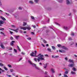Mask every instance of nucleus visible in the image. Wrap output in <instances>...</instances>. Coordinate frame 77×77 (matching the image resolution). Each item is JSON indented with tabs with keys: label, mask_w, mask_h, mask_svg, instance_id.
<instances>
[{
	"label": "nucleus",
	"mask_w": 77,
	"mask_h": 77,
	"mask_svg": "<svg viewBox=\"0 0 77 77\" xmlns=\"http://www.w3.org/2000/svg\"><path fill=\"white\" fill-rule=\"evenodd\" d=\"M42 54H39L37 56V57H38V59L36 58H34L33 59L35 61V62H37V60L38 62H40V60H44V58L43 57L44 55H41Z\"/></svg>",
	"instance_id": "nucleus-1"
},
{
	"label": "nucleus",
	"mask_w": 77,
	"mask_h": 77,
	"mask_svg": "<svg viewBox=\"0 0 77 77\" xmlns=\"http://www.w3.org/2000/svg\"><path fill=\"white\" fill-rule=\"evenodd\" d=\"M28 61L29 62V63L30 64V65H32L33 66L35 67V69H38V70H39V69H40V68H39L37 66L36 64L32 63L30 60H28Z\"/></svg>",
	"instance_id": "nucleus-2"
},
{
	"label": "nucleus",
	"mask_w": 77,
	"mask_h": 77,
	"mask_svg": "<svg viewBox=\"0 0 77 77\" xmlns=\"http://www.w3.org/2000/svg\"><path fill=\"white\" fill-rule=\"evenodd\" d=\"M20 28L21 29H23L24 30H26V29H28V30H29L31 29V28L30 27V26H27V27H21L20 26Z\"/></svg>",
	"instance_id": "nucleus-3"
},
{
	"label": "nucleus",
	"mask_w": 77,
	"mask_h": 77,
	"mask_svg": "<svg viewBox=\"0 0 77 77\" xmlns=\"http://www.w3.org/2000/svg\"><path fill=\"white\" fill-rule=\"evenodd\" d=\"M34 52L35 53H34V52H32V53L30 54V55L32 57H36V53H37V51H35ZM34 54V55H33Z\"/></svg>",
	"instance_id": "nucleus-4"
},
{
	"label": "nucleus",
	"mask_w": 77,
	"mask_h": 77,
	"mask_svg": "<svg viewBox=\"0 0 77 77\" xmlns=\"http://www.w3.org/2000/svg\"><path fill=\"white\" fill-rule=\"evenodd\" d=\"M61 48L63 49H64V50H68V49L66 48V47L65 46H61Z\"/></svg>",
	"instance_id": "nucleus-5"
},
{
	"label": "nucleus",
	"mask_w": 77,
	"mask_h": 77,
	"mask_svg": "<svg viewBox=\"0 0 77 77\" xmlns=\"http://www.w3.org/2000/svg\"><path fill=\"white\" fill-rule=\"evenodd\" d=\"M75 64H74V63H72V64H70L68 65V66L69 67H73V66H74Z\"/></svg>",
	"instance_id": "nucleus-6"
},
{
	"label": "nucleus",
	"mask_w": 77,
	"mask_h": 77,
	"mask_svg": "<svg viewBox=\"0 0 77 77\" xmlns=\"http://www.w3.org/2000/svg\"><path fill=\"white\" fill-rule=\"evenodd\" d=\"M4 23H5V22L2 20H0V26H2V24H3Z\"/></svg>",
	"instance_id": "nucleus-7"
},
{
	"label": "nucleus",
	"mask_w": 77,
	"mask_h": 77,
	"mask_svg": "<svg viewBox=\"0 0 77 77\" xmlns=\"http://www.w3.org/2000/svg\"><path fill=\"white\" fill-rule=\"evenodd\" d=\"M68 61L70 63H74V61H73L72 60H71V59H69Z\"/></svg>",
	"instance_id": "nucleus-8"
},
{
	"label": "nucleus",
	"mask_w": 77,
	"mask_h": 77,
	"mask_svg": "<svg viewBox=\"0 0 77 77\" xmlns=\"http://www.w3.org/2000/svg\"><path fill=\"white\" fill-rule=\"evenodd\" d=\"M59 51L60 53H65V51L63 50H59Z\"/></svg>",
	"instance_id": "nucleus-9"
},
{
	"label": "nucleus",
	"mask_w": 77,
	"mask_h": 77,
	"mask_svg": "<svg viewBox=\"0 0 77 77\" xmlns=\"http://www.w3.org/2000/svg\"><path fill=\"white\" fill-rule=\"evenodd\" d=\"M11 42L10 44V45H12V46H13V45H14V42H15V41H11Z\"/></svg>",
	"instance_id": "nucleus-10"
},
{
	"label": "nucleus",
	"mask_w": 77,
	"mask_h": 77,
	"mask_svg": "<svg viewBox=\"0 0 77 77\" xmlns=\"http://www.w3.org/2000/svg\"><path fill=\"white\" fill-rule=\"evenodd\" d=\"M0 46L1 47V48H3V49H5V46H4V45H3L1 44L0 45Z\"/></svg>",
	"instance_id": "nucleus-11"
},
{
	"label": "nucleus",
	"mask_w": 77,
	"mask_h": 77,
	"mask_svg": "<svg viewBox=\"0 0 77 77\" xmlns=\"http://www.w3.org/2000/svg\"><path fill=\"white\" fill-rule=\"evenodd\" d=\"M11 29V30H13V31H14L15 32H16V33H18V28L16 30L13 29Z\"/></svg>",
	"instance_id": "nucleus-12"
},
{
	"label": "nucleus",
	"mask_w": 77,
	"mask_h": 77,
	"mask_svg": "<svg viewBox=\"0 0 77 77\" xmlns=\"http://www.w3.org/2000/svg\"><path fill=\"white\" fill-rule=\"evenodd\" d=\"M15 38L16 39H18V38H20V35H16Z\"/></svg>",
	"instance_id": "nucleus-13"
},
{
	"label": "nucleus",
	"mask_w": 77,
	"mask_h": 77,
	"mask_svg": "<svg viewBox=\"0 0 77 77\" xmlns=\"http://www.w3.org/2000/svg\"><path fill=\"white\" fill-rule=\"evenodd\" d=\"M14 17L16 19H19V15H15Z\"/></svg>",
	"instance_id": "nucleus-14"
},
{
	"label": "nucleus",
	"mask_w": 77,
	"mask_h": 77,
	"mask_svg": "<svg viewBox=\"0 0 77 77\" xmlns=\"http://www.w3.org/2000/svg\"><path fill=\"white\" fill-rule=\"evenodd\" d=\"M52 58H58V57H59V56H54V55H52Z\"/></svg>",
	"instance_id": "nucleus-15"
},
{
	"label": "nucleus",
	"mask_w": 77,
	"mask_h": 77,
	"mask_svg": "<svg viewBox=\"0 0 77 77\" xmlns=\"http://www.w3.org/2000/svg\"><path fill=\"white\" fill-rule=\"evenodd\" d=\"M67 5H69L70 4V2L68 0H67L66 1Z\"/></svg>",
	"instance_id": "nucleus-16"
},
{
	"label": "nucleus",
	"mask_w": 77,
	"mask_h": 77,
	"mask_svg": "<svg viewBox=\"0 0 77 77\" xmlns=\"http://www.w3.org/2000/svg\"><path fill=\"white\" fill-rule=\"evenodd\" d=\"M51 71L52 72H53V73H54V72H55L54 69L53 68L51 69Z\"/></svg>",
	"instance_id": "nucleus-17"
},
{
	"label": "nucleus",
	"mask_w": 77,
	"mask_h": 77,
	"mask_svg": "<svg viewBox=\"0 0 77 77\" xmlns=\"http://www.w3.org/2000/svg\"><path fill=\"white\" fill-rule=\"evenodd\" d=\"M48 64V63H46V64H45V65L44 66V68H47V65Z\"/></svg>",
	"instance_id": "nucleus-18"
},
{
	"label": "nucleus",
	"mask_w": 77,
	"mask_h": 77,
	"mask_svg": "<svg viewBox=\"0 0 77 77\" xmlns=\"http://www.w3.org/2000/svg\"><path fill=\"white\" fill-rule=\"evenodd\" d=\"M29 2L30 4H31V5H33V2L32 1H30Z\"/></svg>",
	"instance_id": "nucleus-19"
},
{
	"label": "nucleus",
	"mask_w": 77,
	"mask_h": 77,
	"mask_svg": "<svg viewBox=\"0 0 77 77\" xmlns=\"http://www.w3.org/2000/svg\"><path fill=\"white\" fill-rule=\"evenodd\" d=\"M34 2H35L36 3H38V2H39V0H35Z\"/></svg>",
	"instance_id": "nucleus-20"
},
{
	"label": "nucleus",
	"mask_w": 77,
	"mask_h": 77,
	"mask_svg": "<svg viewBox=\"0 0 77 77\" xmlns=\"http://www.w3.org/2000/svg\"><path fill=\"white\" fill-rule=\"evenodd\" d=\"M51 47L53 50H55L56 49V47L54 46H51Z\"/></svg>",
	"instance_id": "nucleus-21"
},
{
	"label": "nucleus",
	"mask_w": 77,
	"mask_h": 77,
	"mask_svg": "<svg viewBox=\"0 0 77 77\" xmlns=\"http://www.w3.org/2000/svg\"><path fill=\"white\" fill-rule=\"evenodd\" d=\"M47 50L49 52H51V49L50 48H48L47 49Z\"/></svg>",
	"instance_id": "nucleus-22"
},
{
	"label": "nucleus",
	"mask_w": 77,
	"mask_h": 77,
	"mask_svg": "<svg viewBox=\"0 0 77 77\" xmlns=\"http://www.w3.org/2000/svg\"><path fill=\"white\" fill-rule=\"evenodd\" d=\"M72 69H73V71H77L76 69H75V67L73 68Z\"/></svg>",
	"instance_id": "nucleus-23"
},
{
	"label": "nucleus",
	"mask_w": 77,
	"mask_h": 77,
	"mask_svg": "<svg viewBox=\"0 0 77 77\" xmlns=\"http://www.w3.org/2000/svg\"><path fill=\"white\" fill-rule=\"evenodd\" d=\"M57 46L58 47H61L62 48V45H61L60 44H58L57 45Z\"/></svg>",
	"instance_id": "nucleus-24"
},
{
	"label": "nucleus",
	"mask_w": 77,
	"mask_h": 77,
	"mask_svg": "<svg viewBox=\"0 0 77 77\" xmlns=\"http://www.w3.org/2000/svg\"><path fill=\"white\" fill-rule=\"evenodd\" d=\"M27 24V23L25 22H23V26H26V25Z\"/></svg>",
	"instance_id": "nucleus-25"
},
{
	"label": "nucleus",
	"mask_w": 77,
	"mask_h": 77,
	"mask_svg": "<svg viewBox=\"0 0 77 77\" xmlns=\"http://www.w3.org/2000/svg\"><path fill=\"white\" fill-rule=\"evenodd\" d=\"M1 18L3 20H6V19H5L4 17H3L1 16Z\"/></svg>",
	"instance_id": "nucleus-26"
},
{
	"label": "nucleus",
	"mask_w": 77,
	"mask_h": 77,
	"mask_svg": "<svg viewBox=\"0 0 77 77\" xmlns=\"http://www.w3.org/2000/svg\"><path fill=\"white\" fill-rule=\"evenodd\" d=\"M4 66V64H3L2 63H0V66Z\"/></svg>",
	"instance_id": "nucleus-27"
},
{
	"label": "nucleus",
	"mask_w": 77,
	"mask_h": 77,
	"mask_svg": "<svg viewBox=\"0 0 77 77\" xmlns=\"http://www.w3.org/2000/svg\"><path fill=\"white\" fill-rule=\"evenodd\" d=\"M4 68L5 69V70H6V71L8 70V69H7V68L5 67V66H4Z\"/></svg>",
	"instance_id": "nucleus-28"
},
{
	"label": "nucleus",
	"mask_w": 77,
	"mask_h": 77,
	"mask_svg": "<svg viewBox=\"0 0 77 77\" xmlns=\"http://www.w3.org/2000/svg\"><path fill=\"white\" fill-rule=\"evenodd\" d=\"M43 42H44V43H47V41H46L45 40H43Z\"/></svg>",
	"instance_id": "nucleus-29"
},
{
	"label": "nucleus",
	"mask_w": 77,
	"mask_h": 77,
	"mask_svg": "<svg viewBox=\"0 0 77 77\" xmlns=\"http://www.w3.org/2000/svg\"><path fill=\"white\" fill-rule=\"evenodd\" d=\"M27 39H28V40H31V39H32V38H31L30 37H29L27 38Z\"/></svg>",
	"instance_id": "nucleus-30"
},
{
	"label": "nucleus",
	"mask_w": 77,
	"mask_h": 77,
	"mask_svg": "<svg viewBox=\"0 0 77 77\" xmlns=\"http://www.w3.org/2000/svg\"><path fill=\"white\" fill-rule=\"evenodd\" d=\"M31 18H32V20H35V17H33V16H31Z\"/></svg>",
	"instance_id": "nucleus-31"
},
{
	"label": "nucleus",
	"mask_w": 77,
	"mask_h": 77,
	"mask_svg": "<svg viewBox=\"0 0 77 77\" xmlns=\"http://www.w3.org/2000/svg\"><path fill=\"white\" fill-rule=\"evenodd\" d=\"M64 76L65 77H68V76H67V75H66V74H64Z\"/></svg>",
	"instance_id": "nucleus-32"
},
{
	"label": "nucleus",
	"mask_w": 77,
	"mask_h": 77,
	"mask_svg": "<svg viewBox=\"0 0 77 77\" xmlns=\"http://www.w3.org/2000/svg\"><path fill=\"white\" fill-rule=\"evenodd\" d=\"M8 66L10 68H12V66H11V65H10V64H8Z\"/></svg>",
	"instance_id": "nucleus-33"
},
{
	"label": "nucleus",
	"mask_w": 77,
	"mask_h": 77,
	"mask_svg": "<svg viewBox=\"0 0 77 77\" xmlns=\"http://www.w3.org/2000/svg\"><path fill=\"white\" fill-rule=\"evenodd\" d=\"M10 72H14V69H10Z\"/></svg>",
	"instance_id": "nucleus-34"
},
{
	"label": "nucleus",
	"mask_w": 77,
	"mask_h": 77,
	"mask_svg": "<svg viewBox=\"0 0 77 77\" xmlns=\"http://www.w3.org/2000/svg\"><path fill=\"white\" fill-rule=\"evenodd\" d=\"M14 51L15 53H17V50L15 49H14Z\"/></svg>",
	"instance_id": "nucleus-35"
},
{
	"label": "nucleus",
	"mask_w": 77,
	"mask_h": 77,
	"mask_svg": "<svg viewBox=\"0 0 77 77\" xmlns=\"http://www.w3.org/2000/svg\"><path fill=\"white\" fill-rule=\"evenodd\" d=\"M19 9H20V10H22L23 9V8L22 7H19Z\"/></svg>",
	"instance_id": "nucleus-36"
},
{
	"label": "nucleus",
	"mask_w": 77,
	"mask_h": 77,
	"mask_svg": "<svg viewBox=\"0 0 77 77\" xmlns=\"http://www.w3.org/2000/svg\"><path fill=\"white\" fill-rule=\"evenodd\" d=\"M71 73L72 74H75V72H74L73 71H72L71 72Z\"/></svg>",
	"instance_id": "nucleus-37"
},
{
	"label": "nucleus",
	"mask_w": 77,
	"mask_h": 77,
	"mask_svg": "<svg viewBox=\"0 0 77 77\" xmlns=\"http://www.w3.org/2000/svg\"><path fill=\"white\" fill-rule=\"evenodd\" d=\"M17 48H18V49L19 50V51H21V50H20V48L19 47V46H17Z\"/></svg>",
	"instance_id": "nucleus-38"
},
{
	"label": "nucleus",
	"mask_w": 77,
	"mask_h": 77,
	"mask_svg": "<svg viewBox=\"0 0 77 77\" xmlns=\"http://www.w3.org/2000/svg\"><path fill=\"white\" fill-rule=\"evenodd\" d=\"M10 39L11 40H13V39H14V38H13V37H11L10 38Z\"/></svg>",
	"instance_id": "nucleus-39"
},
{
	"label": "nucleus",
	"mask_w": 77,
	"mask_h": 77,
	"mask_svg": "<svg viewBox=\"0 0 77 77\" xmlns=\"http://www.w3.org/2000/svg\"><path fill=\"white\" fill-rule=\"evenodd\" d=\"M63 0H59L58 1V2H59L60 3L62 2H63Z\"/></svg>",
	"instance_id": "nucleus-40"
},
{
	"label": "nucleus",
	"mask_w": 77,
	"mask_h": 77,
	"mask_svg": "<svg viewBox=\"0 0 77 77\" xmlns=\"http://www.w3.org/2000/svg\"><path fill=\"white\" fill-rule=\"evenodd\" d=\"M6 75H7V76H8L9 77H11L12 76L11 75H9L8 74H7Z\"/></svg>",
	"instance_id": "nucleus-41"
},
{
	"label": "nucleus",
	"mask_w": 77,
	"mask_h": 77,
	"mask_svg": "<svg viewBox=\"0 0 77 77\" xmlns=\"http://www.w3.org/2000/svg\"><path fill=\"white\" fill-rule=\"evenodd\" d=\"M5 14L6 15H8V16H9V14H8L7 13H5Z\"/></svg>",
	"instance_id": "nucleus-42"
},
{
	"label": "nucleus",
	"mask_w": 77,
	"mask_h": 77,
	"mask_svg": "<svg viewBox=\"0 0 77 77\" xmlns=\"http://www.w3.org/2000/svg\"><path fill=\"white\" fill-rule=\"evenodd\" d=\"M64 29H66H66H67V28L66 26H64Z\"/></svg>",
	"instance_id": "nucleus-43"
},
{
	"label": "nucleus",
	"mask_w": 77,
	"mask_h": 77,
	"mask_svg": "<svg viewBox=\"0 0 77 77\" xmlns=\"http://www.w3.org/2000/svg\"><path fill=\"white\" fill-rule=\"evenodd\" d=\"M69 40H72V38H71V37H69Z\"/></svg>",
	"instance_id": "nucleus-44"
},
{
	"label": "nucleus",
	"mask_w": 77,
	"mask_h": 77,
	"mask_svg": "<svg viewBox=\"0 0 77 77\" xmlns=\"http://www.w3.org/2000/svg\"><path fill=\"white\" fill-rule=\"evenodd\" d=\"M64 73L66 74H68V71H66Z\"/></svg>",
	"instance_id": "nucleus-45"
},
{
	"label": "nucleus",
	"mask_w": 77,
	"mask_h": 77,
	"mask_svg": "<svg viewBox=\"0 0 77 77\" xmlns=\"http://www.w3.org/2000/svg\"><path fill=\"white\" fill-rule=\"evenodd\" d=\"M3 30H5V29H4V28H0V30L3 31Z\"/></svg>",
	"instance_id": "nucleus-46"
},
{
	"label": "nucleus",
	"mask_w": 77,
	"mask_h": 77,
	"mask_svg": "<svg viewBox=\"0 0 77 77\" xmlns=\"http://www.w3.org/2000/svg\"><path fill=\"white\" fill-rule=\"evenodd\" d=\"M65 60H66V61L68 60V58L67 57H66L65 58Z\"/></svg>",
	"instance_id": "nucleus-47"
},
{
	"label": "nucleus",
	"mask_w": 77,
	"mask_h": 77,
	"mask_svg": "<svg viewBox=\"0 0 77 77\" xmlns=\"http://www.w3.org/2000/svg\"><path fill=\"white\" fill-rule=\"evenodd\" d=\"M2 2H1V1L0 0V6H2Z\"/></svg>",
	"instance_id": "nucleus-48"
},
{
	"label": "nucleus",
	"mask_w": 77,
	"mask_h": 77,
	"mask_svg": "<svg viewBox=\"0 0 77 77\" xmlns=\"http://www.w3.org/2000/svg\"><path fill=\"white\" fill-rule=\"evenodd\" d=\"M1 34H2V35H4V36H5V33H3V32H1Z\"/></svg>",
	"instance_id": "nucleus-49"
},
{
	"label": "nucleus",
	"mask_w": 77,
	"mask_h": 77,
	"mask_svg": "<svg viewBox=\"0 0 77 77\" xmlns=\"http://www.w3.org/2000/svg\"><path fill=\"white\" fill-rule=\"evenodd\" d=\"M71 35H72V36H74V34L73 32H72V34H71Z\"/></svg>",
	"instance_id": "nucleus-50"
},
{
	"label": "nucleus",
	"mask_w": 77,
	"mask_h": 77,
	"mask_svg": "<svg viewBox=\"0 0 77 77\" xmlns=\"http://www.w3.org/2000/svg\"><path fill=\"white\" fill-rule=\"evenodd\" d=\"M12 27H14V28H15V25H11Z\"/></svg>",
	"instance_id": "nucleus-51"
},
{
	"label": "nucleus",
	"mask_w": 77,
	"mask_h": 77,
	"mask_svg": "<svg viewBox=\"0 0 77 77\" xmlns=\"http://www.w3.org/2000/svg\"><path fill=\"white\" fill-rule=\"evenodd\" d=\"M22 54L23 55H25V53H24V52H22Z\"/></svg>",
	"instance_id": "nucleus-52"
},
{
	"label": "nucleus",
	"mask_w": 77,
	"mask_h": 77,
	"mask_svg": "<svg viewBox=\"0 0 77 77\" xmlns=\"http://www.w3.org/2000/svg\"><path fill=\"white\" fill-rule=\"evenodd\" d=\"M10 33L11 34H12V33H13V32H12L11 31H10Z\"/></svg>",
	"instance_id": "nucleus-53"
},
{
	"label": "nucleus",
	"mask_w": 77,
	"mask_h": 77,
	"mask_svg": "<svg viewBox=\"0 0 77 77\" xmlns=\"http://www.w3.org/2000/svg\"><path fill=\"white\" fill-rule=\"evenodd\" d=\"M55 24L57 25H58V26H60V25H59V24H58V23H55Z\"/></svg>",
	"instance_id": "nucleus-54"
},
{
	"label": "nucleus",
	"mask_w": 77,
	"mask_h": 77,
	"mask_svg": "<svg viewBox=\"0 0 77 77\" xmlns=\"http://www.w3.org/2000/svg\"><path fill=\"white\" fill-rule=\"evenodd\" d=\"M32 27H34V28H36V26L35 25H33L32 26Z\"/></svg>",
	"instance_id": "nucleus-55"
},
{
	"label": "nucleus",
	"mask_w": 77,
	"mask_h": 77,
	"mask_svg": "<svg viewBox=\"0 0 77 77\" xmlns=\"http://www.w3.org/2000/svg\"><path fill=\"white\" fill-rule=\"evenodd\" d=\"M22 59H23L22 58H20V60H19V61H20V60H22Z\"/></svg>",
	"instance_id": "nucleus-56"
},
{
	"label": "nucleus",
	"mask_w": 77,
	"mask_h": 77,
	"mask_svg": "<svg viewBox=\"0 0 77 77\" xmlns=\"http://www.w3.org/2000/svg\"><path fill=\"white\" fill-rule=\"evenodd\" d=\"M75 47H77V43H76L75 44Z\"/></svg>",
	"instance_id": "nucleus-57"
},
{
	"label": "nucleus",
	"mask_w": 77,
	"mask_h": 77,
	"mask_svg": "<svg viewBox=\"0 0 77 77\" xmlns=\"http://www.w3.org/2000/svg\"><path fill=\"white\" fill-rule=\"evenodd\" d=\"M42 46H43L44 47H45V45H44V44H42Z\"/></svg>",
	"instance_id": "nucleus-58"
},
{
	"label": "nucleus",
	"mask_w": 77,
	"mask_h": 77,
	"mask_svg": "<svg viewBox=\"0 0 77 77\" xmlns=\"http://www.w3.org/2000/svg\"><path fill=\"white\" fill-rule=\"evenodd\" d=\"M50 28H51V29H53V28H52V26H51L49 27Z\"/></svg>",
	"instance_id": "nucleus-59"
},
{
	"label": "nucleus",
	"mask_w": 77,
	"mask_h": 77,
	"mask_svg": "<svg viewBox=\"0 0 77 77\" xmlns=\"http://www.w3.org/2000/svg\"><path fill=\"white\" fill-rule=\"evenodd\" d=\"M12 48H10L9 49V50H12Z\"/></svg>",
	"instance_id": "nucleus-60"
},
{
	"label": "nucleus",
	"mask_w": 77,
	"mask_h": 77,
	"mask_svg": "<svg viewBox=\"0 0 77 77\" xmlns=\"http://www.w3.org/2000/svg\"><path fill=\"white\" fill-rule=\"evenodd\" d=\"M49 30H46V32H49Z\"/></svg>",
	"instance_id": "nucleus-61"
},
{
	"label": "nucleus",
	"mask_w": 77,
	"mask_h": 77,
	"mask_svg": "<svg viewBox=\"0 0 77 77\" xmlns=\"http://www.w3.org/2000/svg\"><path fill=\"white\" fill-rule=\"evenodd\" d=\"M48 72H45V74H47V73H48Z\"/></svg>",
	"instance_id": "nucleus-62"
},
{
	"label": "nucleus",
	"mask_w": 77,
	"mask_h": 77,
	"mask_svg": "<svg viewBox=\"0 0 77 77\" xmlns=\"http://www.w3.org/2000/svg\"><path fill=\"white\" fill-rule=\"evenodd\" d=\"M74 56H75V57H77V56L76 55H75Z\"/></svg>",
	"instance_id": "nucleus-63"
},
{
	"label": "nucleus",
	"mask_w": 77,
	"mask_h": 77,
	"mask_svg": "<svg viewBox=\"0 0 77 77\" xmlns=\"http://www.w3.org/2000/svg\"><path fill=\"white\" fill-rule=\"evenodd\" d=\"M45 56H47V57H48V55L47 54H46V55H45Z\"/></svg>",
	"instance_id": "nucleus-64"
}]
</instances>
